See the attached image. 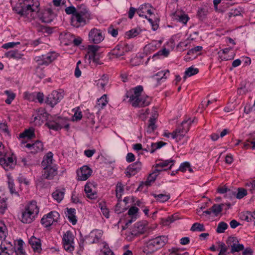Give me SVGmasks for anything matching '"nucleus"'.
<instances>
[{
    "label": "nucleus",
    "instance_id": "nucleus-1",
    "mask_svg": "<svg viewBox=\"0 0 255 255\" xmlns=\"http://www.w3.org/2000/svg\"><path fill=\"white\" fill-rule=\"evenodd\" d=\"M91 13L89 8L84 4L78 6V11L71 15V24L73 26L79 28L87 24L91 19Z\"/></svg>",
    "mask_w": 255,
    "mask_h": 255
},
{
    "label": "nucleus",
    "instance_id": "nucleus-2",
    "mask_svg": "<svg viewBox=\"0 0 255 255\" xmlns=\"http://www.w3.org/2000/svg\"><path fill=\"white\" fill-rule=\"evenodd\" d=\"M16 12L21 16L28 17L33 13H37L39 10V2L34 0H23L19 6L14 8Z\"/></svg>",
    "mask_w": 255,
    "mask_h": 255
},
{
    "label": "nucleus",
    "instance_id": "nucleus-3",
    "mask_svg": "<svg viewBox=\"0 0 255 255\" xmlns=\"http://www.w3.org/2000/svg\"><path fill=\"white\" fill-rule=\"evenodd\" d=\"M39 209L35 201L28 203L25 207L22 212L20 218L21 221L24 224H29L32 222L37 216Z\"/></svg>",
    "mask_w": 255,
    "mask_h": 255
},
{
    "label": "nucleus",
    "instance_id": "nucleus-4",
    "mask_svg": "<svg viewBox=\"0 0 255 255\" xmlns=\"http://www.w3.org/2000/svg\"><path fill=\"white\" fill-rule=\"evenodd\" d=\"M168 241V237L166 236H160L149 240L146 243L143 252L147 254L155 252L163 247Z\"/></svg>",
    "mask_w": 255,
    "mask_h": 255
},
{
    "label": "nucleus",
    "instance_id": "nucleus-5",
    "mask_svg": "<svg viewBox=\"0 0 255 255\" xmlns=\"http://www.w3.org/2000/svg\"><path fill=\"white\" fill-rule=\"evenodd\" d=\"M191 124V121H184L172 132L164 133L163 135L166 137H169L171 135L173 139H175L178 142L189 131Z\"/></svg>",
    "mask_w": 255,
    "mask_h": 255
},
{
    "label": "nucleus",
    "instance_id": "nucleus-6",
    "mask_svg": "<svg viewBox=\"0 0 255 255\" xmlns=\"http://www.w3.org/2000/svg\"><path fill=\"white\" fill-rule=\"evenodd\" d=\"M100 46L96 45H89L87 47V54L85 57H88L89 63L92 62L95 65H102L103 63L101 61L102 54L98 52Z\"/></svg>",
    "mask_w": 255,
    "mask_h": 255
},
{
    "label": "nucleus",
    "instance_id": "nucleus-7",
    "mask_svg": "<svg viewBox=\"0 0 255 255\" xmlns=\"http://www.w3.org/2000/svg\"><path fill=\"white\" fill-rule=\"evenodd\" d=\"M127 98H129V102L134 108L147 106L151 101V98L148 96H140L134 97L132 95H128Z\"/></svg>",
    "mask_w": 255,
    "mask_h": 255
},
{
    "label": "nucleus",
    "instance_id": "nucleus-8",
    "mask_svg": "<svg viewBox=\"0 0 255 255\" xmlns=\"http://www.w3.org/2000/svg\"><path fill=\"white\" fill-rule=\"evenodd\" d=\"M57 57V54L55 52H50L45 55L36 56L34 60L38 66H47L55 60Z\"/></svg>",
    "mask_w": 255,
    "mask_h": 255
},
{
    "label": "nucleus",
    "instance_id": "nucleus-9",
    "mask_svg": "<svg viewBox=\"0 0 255 255\" xmlns=\"http://www.w3.org/2000/svg\"><path fill=\"white\" fill-rule=\"evenodd\" d=\"M46 125L49 129L54 130H58L62 128L68 130L69 128L67 120L65 118L60 117H58L55 121L48 122Z\"/></svg>",
    "mask_w": 255,
    "mask_h": 255
},
{
    "label": "nucleus",
    "instance_id": "nucleus-10",
    "mask_svg": "<svg viewBox=\"0 0 255 255\" xmlns=\"http://www.w3.org/2000/svg\"><path fill=\"white\" fill-rule=\"evenodd\" d=\"M59 216L57 212L51 211L44 215L41 219V223L44 227H49L58 222Z\"/></svg>",
    "mask_w": 255,
    "mask_h": 255
},
{
    "label": "nucleus",
    "instance_id": "nucleus-11",
    "mask_svg": "<svg viewBox=\"0 0 255 255\" xmlns=\"http://www.w3.org/2000/svg\"><path fill=\"white\" fill-rule=\"evenodd\" d=\"M88 38L90 43L97 44L104 39V35L101 29L93 28L89 31Z\"/></svg>",
    "mask_w": 255,
    "mask_h": 255
},
{
    "label": "nucleus",
    "instance_id": "nucleus-12",
    "mask_svg": "<svg viewBox=\"0 0 255 255\" xmlns=\"http://www.w3.org/2000/svg\"><path fill=\"white\" fill-rule=\"evenodd\" d=\"M74 237L72 233L70 231H67L63 236L62 242L64 249L71 252L74 249L73 246Z\"/></svg>",
    "mask_w": 255,
    "mask_h": 255
},
{
    "label": "nucleus",
    "instance_id": "nucleus-13",
    "mask_svg": "<svg viewBox=\"0 0 255 255\" xmlns=\"http://www.w3.org/2000/svg\"><path fill=\"white\" fill-rule=\"evenodd\" d=\"M63 98V92L53 91L49 94L45 101V102L50 105L51 107H53L58 103H59Z\"/></svg>",
    "mask_w": 255,
    "mask_h": 255
},
{
    "label": "nucleus",
    "instance_id": "nucleus-14",
    "mask_svg": "<svg viewBox=\"0 0 255 255\" xmlns=\"http://www.w3.org/2000/svg\"><path fill=\"white\" fill-rule=\"evenodd\" d=\"M56 14L55 13L51 8H47L39 15V19L43 22L50 23L56 17Z\"/></svg>",
    "mask_w": 255,
    "mask_h": 255
},
{
    "label": "nucleus",
    "instance_id": "nucleus-15",
    "mask_svg": "<svg viewBox=\"0 0 255 255\" xmlns=\"http://www.w3.org/2000/svg\"><path fill=\"white\" fill-rule=\"evenodd\" d=\"M92 170L88 166L84 165L77 171L78 180L85 181L92 174Z\"/></svg>",
    "mask_w": 255,
    "mask_h": 255
},
{
    "label": "nucleus",
    "instance_id": "nucleus-16",
    "mask_svg": "<svg viewBox=\"0 0 255 255\" xmlns=\"http://www.w3.org/2000/svg\"><path fill=\"white\" fill-rule=\"evenodd\" d=\"M146 231V228L145 225L143 223L139 222L134 224L130 234L133 237H136L144 234Z\"/></svg>",
    "mask_w": 255,
    "mask_h": 255
},
{
    "label": "nucleus",
    "instance_id": "nucleus-17",
    "mask_svg": "<svg viewBox=\"0 0 255 255\" xmlns=\"http://www.w3.org/2000/svg\"><path fill=\"white\" fill-rule=\"evenodd\" d=\"M57 168L56 166L43 168L42 178L51 180L57 174Z\"/></svg>",
    "mask_w": 255,
    "mask_h": 255
},
{
    "label": "nucleus",
    "instance_id": "nucleus-18",
    "mask_svg": "<svg viewBox=\"0 0 255 255\" xmlns=\"http://www.w3.org/2000/svg\"><path fill=\"white\" fill-rule=\"evenodd\" d=\"M141 162L136 161L135 162L129 165L127 168L126 172L127 176L130 177L136 174L141 168Z\"/></svg>",
    "mask_w": 255,
    "mask_h": 255
},
{
    "label": "nucleus",
    "instance_id": "nucleus-19",
    "mask_svg": "<svg viewBox=\"0 0 255 255\" xmlns=\"http://www.w3.org/2000/svg\"><path fill=\"white\" fill-rule=\"evenodd\" d=\"M95 185L91 182L87 183L85 186V192L86 196L90 199H95L97 197L95 190Z\"/></svg>",
    "mask_w": 255,
    "mask_h": 255
},
{
    "label": "nucleus",
    "instance_id": "nucleus-20",
    "mask_svg": "<svg viewBox=\"0 0 255 255\" xmlns=\"http://www.w3.org/2000/svg\"><path fill=\"white\" fill-rule=\"evenodd\" d=\"M152 8V6L149 3L142 4L137 9V13L140 17L147 18V16L144 13H147L150 15L152 14L153 12L151 11V8Z\"/></svg>",
    "mask_w": 255,
    "mask_h": 255
},
{
    "label": "nucleus",
    "instance_id": "nucleus-21",
    "mask_svg": "<svg viewBox=\"0 0 255 255\" xmlns=\"http://www.w3.org/2000/svg\"><path fill=\"white\" fill-rule=\"evenodd\" d=\"M29 243L35 253H41L42 251L41 243L39 238L32 236L29 240Z\"/></svg>",
    "mask_w": 255,
    "mask_h": 255
},
{
    "label": "nucleus",
    "instance_id": "nucleus-22",
    "mask_svg": "<svg viewBox=\"0 0 255 255\" xmlns=\"http://www.w3.org/2000/svg\"><path fill=\"white\" fill-rule=\"evenodd\" d=\"M24 147L28 148L31 153H36L42 150L43 144L41 141L37 140L32 144H26Z\"/></svg>",
    "mask_w": 255,
    "mask_h": 255
},
{
    "label": "nucleus",
    "instance_id": "nucleus-23",
    "mask_svg": "<svg viewBox=\"0 0 255 255\" xmlns=\"http://www.w3.org/2000/svg\"><path fill=\"white\" fill-rule=\"evenodd\" d=\"M158 114L156 112H154L152 115V116L150 118L148 122L149 125L147 128L146 131L148 133H150L153 132L157 127L155 125V122L156 119L157 118Z\"/></svg>",
    "mask_w": 255,
    "mask_h": 255
},
{
    "label": "nucleus",
    "instance_id": "nucleus-24",
    "mask_svg": "<svg viewBox=\"0 0 255 255\" xmlns=\"http://www.w3.org/2000/svg\"><path fill=\"white\" fill-rule=\"evenodd\" d=\"M53 156V154L49 151L44 156L41 163V165L43 168L55 166L52 164Z\"/></svg>",
    "mask_w": 255,
    "mask_h": 255
},
{
    "label": "nucleus",
    "instance_id": "nucleus-25",
    "mask_svg": "<svg viewBox=\"0 0 255 255\" xmlns=\"http://www.w3.org/2000/svg\"><path fill=\"white\" fill-rule=\"evenodd\" d=\"M203 49V47L201 46H197L192 49H190L187 52V55L190 56V57L186 56L185 59L189 61L193 59H194L196 57V54L198 52L201 51Z\"/></svg>",
    "mask_w": 255,
    "mask_h": 255
},
{
    "label": "nucleus",
    "instance_id": "nucleus-26",
    "mask_svg": "<svg viewBox=\"0 0 255 255\" xmlns=\"http://www.w3.org/2000/svg\"><path fill=\"white\" fill-rule=\"evenodd\" d=\"M160 161V162L156 164V166L157 167H164L165 168H168L170 169L172 168V166L174 165L175 161L173 159H168V160H159Z\"/></svg>",
    "mask_w": 255,
    "mask_h": 255
},
{
    "label": "nucleus",
    "instance_id": "nucleus-27",
    "mask_svg": "<svg viewBox=\"0 0 255 255\" xmlns=\"http://www.w3.org/2000/svg\"><path fill=\"white\" fill-rule=\"evenodd\" d=\"M75 214L76 210L75 209H67L66 216L69 222H70L73 225H75L77 222Z\"/></svg>",
    "mask_w": 255,
    "mask_h": 255
},
{
    "label": "nucleus",
    "instance_id": "nucleus-28",
    "mask_svg": "<svg viewBox=\"0 0 255 255\" xmlns=\"http://www.w3.org/2000/svg\"><path fill=\"white\" fill-rule=\"evenodd\" d=\"M19 137L21 138H27L29 139L35 137L34 129L31 128L25 129L23 132L19 134Z\"/></svg>",
    "mask_w": 255,
    "mask_h": 255
},
{
    "label": "nucleus",
    "instance_id": "nucleus-29",
    "mask_svg": "<svg viewBox=\"0 0 255 255\" xmlns=\"http://www.w3.org/2000/svg\"><path fill=\"white\" fill-rule=\"evenodd\" d=\"M132 91L128 92L126 94V96L128 95H132L134 97H137L141 96V93L143 90V87L142 86H137L132 89Z\"/></svg>",
    "mask_w": 255,
    "mask_h": 255
},
{
    "label": "nucleus",
    "instance_id": "nucleus-30",
    "mask_svg": "<svg viewBox=\"0 0 255 255\" xmlns=\"http://www.w3.org/2000/svg\"><path fill=\"white\" fill-rule=\"evenodd\" d=\"M175 17L176 19H177L178 21L183 23L184 24H186L190 19L188 15L183 12L176 13L175 14Z\"/></svg>",
    "mask_w": 255,
    "mask_h": 255
},
{
    "label": "nucleus",
    "instance_id": "nucleus-31",
    "mask_svg": "<svg viewBox=\"0 0 255 255\" xmlns=\"http://www.w3.org/2000/svg\"><path fill=\"white\" fill-rule=\"evenodd\" d=\"M123 48L121 43L117 45L111 51L112 55L115 56L116 57L118 58L124 55V52L123 51Z\"/></svg>",
    "mask_w": 255,
    "mask_h": 255
},
{
    "label": "nucleus",
    "instance_id": "nucleus-32",
    "mask_svg": "<svg viewBox=\"0 0 255 255\" xmlns=\"http://www.w3.org/2000/svg\"><path fill=\"white\" fill-rule=\"evenodd\" d=\"M5 56L10 58L20 59L23 56V54L19 52L18 50H10L6 52Z\"/></svg>",
    "mask_w": 255,
    "mask_h": 255
},
{
    "label": "nucleus",
    "instance_id": "nucleus-33",
    "mask_svg": "<svg viewBox=\"0 0 255 255\" xmlns=\"http://www.w3.org/2000/svg\"><path fill=\"white\" fill-rule=\"evenodd\" d=\"M152 195L156 199L157 201L160 202H165L167 201L170 198V194H156L152 193Z\"/></svg>",
    "mask_w": 255,
    "mask_h": 255
},
{
    "label": "nucleus",
    "instance_id": "nucleus-34",
    "mask_svg": "<svg viewBox=\"0 0 255 255\" xmlns=\"http://www.w3.org/2000/svg\"><path fill=\"white\" fill-rule=\"evenodd\" d=\"M169 54V50L166 48H163L162 50L158 51L157 53L154 54L152 59L154 60L155 59H158L159 56H163L164 57H167Z\"/></svg>",
    "mask_w": 255,
    "mask_h": 255
},
{
    "label": "nucleus",
    "instance_id": "nucleus-35",
    "mask_svg": "<svg viewBox=\"0 0 255 255\" xmlns=\"http://www.w3.org/2000/svg\"><path fill=\"white\" fill-rule=\"evenodd\" d=\"M141 30L139 28H135L126 32V35L128 38H133L140 34Z\"/></svg>",
    "mask_w": 255,
    "mask_h": 255
},
{
    "label": "nucleus",
    "instance_id": "nucleus-36",
    "mask_svg": "<svg viewBox=\"0 0 255 255\" xmlns=\"http://www.w3.org/2000/svg\"><path fill=\"white\" fill-rule=\"evenodd\" d=\"M199 73V69L198 68H195L192 67L188 68L185 72L184 79L185 80L187 77H191L194 75L197 74Z\"/></svg>",
    "mask_w": 255,
    "mask_h": 255
},
{
    "label": "nucleus",
    "instance_id": "nucleus-37",
    "mask_svg": "<svg viewBox=\"0 0 255 255\" xmlns=\"http://www.w3.org/2000/svg\"><path fill=\"white\" fill-rule=\"evenodd\" d=\"M218 191L220 194H226V197L228 196L232 197L233 196H235V193L231 191L230 189L227 188L226 187H220L218 189Z\"/></svg>",
    "mask_w": 255,
    "mask_h": 255
},
{
    "label": "nucleus",
    "instance_id": "nucleus-38",
    "mask_svg": "<svg viewBox=\"0 0 255 255\" xmlns=\"http://www.w3.org/2000/svg\"><path fill=\"white\" fill-rule=\"evenodd\" d=\"M64 195V192L59 190H56L52 193V197L54 200L58 203L60 202L63 199Z\"/></svg>",
    "mask_w": 255,
    "mask_h": 255
},
{
    "label": "nucleus",
    "instance_id": "nucleus-39",
    "mask_svg": "<svg viewBox=\"0 0 255 255\" xmlns=\"http://www.w3.org/2000/svg\"><path fill=\"white\" fill-rule=\"evenodd\" d=\"M166 144V143L163 141H159L156 143L152 142L151 143V149L150 150V153H153L156 149L161 148Z\"/></svg>",
    "mask_w": 255,
    "mask_h": 255
},
{
    "label": "nucleus",
    "instance_id": "nucleus-40",
    "mask_svg": "<svg viewBox=\"0 0 255 255\" xmlns=\"http://www.w3.org/2000/svg\"><path fill=\"white\" fill-rule=\"evenodd\" d=\"M107 95L104 94L97 101V105L101 109H103L108 104Z\"/></svg>",
    "mask_w": 255,
    "mask_h": 255
},
{
    "label": "nucleus",
    "instance_id": "nucleus-41",
    "mask_svg": "<svg viewBox=\"0 0 255 255\" xmlns=\"http://www.w3.org/2000/svg\"><path fill=\"white\" fill-rule=\"evenodd\" d=\"M161 44V41H152L151 43L146 45L145 48H147L152 51H154L160 47Z\"/></svg>",
    "mask_w": 255,
    "mask_h": 255
},
{
    "label": "nucleus",
    "instance_id": "nucleus-42",
    "mask_svg": "<svg viewBox=\"0 0 255 255\" xmlns=\"http://www.w3.org/2000/svg\"><path fill=\"white\" fill-rule=\"evenodd\" d=\"M8 187L9 190V191L11 194H15L16 195H18V193L16 191L14 187V184L13 182V180L10 178L9 176H8Z\"/></svg>",
    "mask_w": 255,
    "mask_h": 255
},
{
    "label": "nucleus",
    "instance_id": "nucleus-43",
    "mask_svg": "<svg viewBox=\"0 0 255 255\" xmlns=\"http://www.w3.org/2000/svg\"><path fill=\"white\" fill-rule=\"evenodd\" d=\"M231 253L232 254H234L235 252H239L244 250V246L243 244H237L236 243H233V245H231Z\"/></svg>",
    "mask_w": 255,
    "mask_h": 255
},
{
    "label": "nucleus",
    "instance_id": "nucleus-44",
    "mask_svg": "<svg viewBox=\"0 0 255 255\" xmlns=\"http://www.w3.org/2000/svg\"><path fill=\"white\" fill-rule=\"evenodd\" d=\"M223 204L220 205L214 204L213 206L211 208V211L215 214V216L218 215V214L222 211Z\"/></svg>",
    "mask_w": 255,
    "mask_h": 255
},
{
    "label": "nucleus",
    "instance_id": "nucleus-45",
    "mask_svg": "<svg viewBox=\"0 0 255 255\" xmlns=\"http://www.w3.org/2000/svg\"><path fill=\"white\" fill-rule=\"evenodd\" d=\"M191 231H199L203 232L205 231V228L203 224H200L198 223H195L193 224L191 228Z\"/></svg>",
    "mask_w": 255,
    "mask_h": 255
},
{
    "label": "nucleus",
    "instance_id": "nucleus-46",
    "mask_svg": "<svg viewBox=\"0 0 255 255\" xmlns=\"http://www.w3.org/2000/svg\"><path fill=\"white\" fill-rule=\"evenodd\" d=\"M157 176L158 175L153 171L152 172L149 174L144 184L147 186L150 185L151 183L153 182L155 180Z\"/></svg>",
    "mask_w": 255,
    "mask_h": 255
},
{
    "label": "nucleus",
    "instance_id": "nucleus-47",
    "mask_svg": "<svg viewBox=\"0 0 255 255\" xmlns=\"http://www.w3.org/2000/svg\"><path fill=\"white\" fill-rule=\"evenodd\" d=\"M228 224L224 222L219 223L216 229L218 233H223L228 228Z\"/></svg>",
    "mask_w": 255,
    "mask_h": 255
},
{
    "label": "nucleus",
    "instance_id": "nucleus-48",
    "mask_svg": "<svg viewBox=\"0 0 255 255\" xmlns=\"http://www.w3.org/2000/svg\"><path fill=\"white\" fill-rule=\"evenodd\" d=\"M241 8L238 7L235 9H232L229 13L228 16L229 18H231L233 16H239L241 14Z\"/></svg>",
    "mask_w": 255,
    "mask_h": 255
},
{
    "label": "nucleus",
    "instance_id": "nucleus-49",
    "mask_svg": "<svg viewBox=\"0 0 255 255\" xmlns=\"http://www.w3.org/2000/svg\"><path fill=\"white\" fill-rule=\"evenodd\" d=\"M142 57L137 56L132 58L130 60V63L132 66H136L139 65L141 63Z\"/></svg>",
    "mask_w": 255,
    "mask_h": 255
},
{
    "label": "nucleus",
    "instance_id": "nucleus-50",
    "mask_svg": "<svg viewBox=\"0 0 255 255\" xmlns=\"http://www.w3.org/2000/svg\"><path fill=\"white\" fill-rule=\"evenodd\" d=\"M247 194V191L246 189L244 188H239L238 193H235L234 196H236L238 199H241L245 196Z\"/></svg>",
    "mask_w": 255,
    "mask_h": 255
},
{
    "label": "nucleus",
    "instance_id": "nucleus-51",
    "mask_svg": "<svg viewBox=\"0 0 255 255\" xmlns=\"http://www.w3.org/2000/svg\"><path fill=\"white\" fill-rule=\"evenodd\" d=\"M0 164L6 171L12 169L13 168V167H11L9 166L10 164H9L8 162H7L6 161L5 158L0 159Z\"/></svg>",
    "mask_w": 255,
    "mask_h": 255
},
{
    "label": "nucleus",
    "instance_id": "nucleus-52",
    "mask_svg": "<svg viewBox=\"0 0 255 255\" xmlns=\"http://www.w3.org/2000/svg\"><path fill=\"white\" fill-rule=\"evenodd\" d=\"M0 255H11L13 252L11 250H8L7 248L2 247V245H0Z\"/></svg>",
    "mask_w": 255,
    "mask_h": 255
},
{
    "label": "nucleus",
    "instance_id": "nucleus-53",
    "mask_svg": "<svg viewBox=\"0 0 255 255\" xmlns=\"http://www.w3.org/2000/svg\"><path fill=\"white\" fill-rule=\"evenodd\" d=\"M65 11L66 14L73 15L78 11V8L76 9L74 6H70L66 7Z\"/></svg>",
    "mask_w": 255,
    "mask_h": 255
},
{
    "label": "nucleus",
    "instance_id": "nucleus-54",
    "mask_svg": "<svg viewBox=\"0 0 255 255\" xmlns=\"http://www.w3.org/2000/svg\"><path fill=\"white\" fill-rule=\"evenodd\" d=\"M250 216L249 211L242 212L240 215V218L243 220H245L247 222H251L252 221L251 220V216Z\"/></svg>",
    "mask_w": 255,
    "mask_h": 255
},
{
    "label": "nucleus",
    "instance_id": "nucleus-55",
    "mask_svg": "<svg viewBox=\"0 0 255 255\" xmlns=\"http://www.w3.org/2000/svg\"><path fill=\"white\" fill-rule=\"evenodd\" d=\"M255 111V105H251V104H247L244 108V112L247 114Z\"/></svg>",
    "mask_w": 255,
    "mask_h": 255
},
{
    "label": "nucleus",
    "instance_id": "nucleus-56",
    "mask_svg": "<svg viewBox=\"0 0 255 255\" xmlns=\"http://www.w3.org/2000/svg\"><path fill=\"white\" fill-rule=\"evenodd\" d=\"M188 168H190V163L188 162H184L181 164L179 170L184 172Z\"/></svg>",
    "mask_w": 255,
    "mask_h": 255
},
{
    "label": "nucleus",
    "instance_id": "nucleus-57",
    "mask_svg": "<svg viewBox=\"0 0 255 255\" xmlns=\"http://www.w3.org/2000/svg\"><path fill=\"white\" fill-rule=\"evenodd\" d=\"M6 227L3 225L1 224L0 226V240L2 238H5L6 237Z\"/></svg>",
    "mask_w": 255,
    "mask_h": 255
},
{
    "label": "nucleus",
    "instance_id": "nucleus-58",
    "mask_svg": "<svg viewBox=\"0 0 255 255\" xmlns=\"http://www.w3.org/2000/svg\"><path fill=\"white\" fill-rule=\"evenodd\" d=\"M82 118V114L81 111H79V108L75 112L73 118L74 121H78L80 120Z\"/></svg>",
    "mask_w": 255,
    "mask_h": 255
},
{
    "label": "nucleus",
    "instance_id": "nucleus-59",
    "mask_svg": "<svg viewBox=\"0 0 255 255\" xmlns=\"http://www.w3.org/2000/svg\"><path fill=\"white\" fill-rule=\"evenodd\" d=\"M20 44V42H8V43H5V44H3L2 45V47L3 48H4V49L11 48L14 47L15 45H16L17 44Z\"/></svg>",
    "mask_w": 255,
    "mask_h": 255
},
{
    "label": "nucleus",
    "instance_id": "nucleus-60",
    "mask_svg": "<svg viewBox=\"0 0 255 255\" xmlns=\"http://www.w3.org/2000/svg\"><path fill=\"white\" fill-rule=\"evenodd\" d=\"M101 210L102 212L103 215L106 218H109V210L105 206H101Z\"/></svg>",
    "mask_w": 255,
    "mask_h": 255
},
{
    "label": "nucleus",
    "instance_id": "nucleus-61",
    "mask_svg": "<svg viewBox=\"0 0 255 255\" xmlns=\"http://www.w3.org/2000/svg\"><path fill=\"white\" fill-rule=\"evenodd\" d=\"M135 160V156L134 155L131 153L129 152L127 154L126 156V161L130 163Z\"/></svg>",
    "mask_w": 255,
    "mask_h": 255
},
{
    "label": "nucleus",
    "instance_id": "nucleus-62",
    "mask_svg": "<svg viewBox=\"0 0 255 255\" xmlns=\"http://www.w3.org/2000/svg\"><path fill=\"white\" fill-rule=\"evenodd\" d=\"M116 194L123 193L124 192V186L121 182H118L116 186Z\"/></svg>",
    "mask_w": 255,
    "mask_h": 255
},
{
    "label": "nucleus",
    "instance_id": "nucleus-63",
    "mask_svg": "<svg viewBox=\"0 0 255 255\" xmlns=\"http://www.w3.org/2000/svg\"><path fill=\"white\" fill-rule=\"evenodd\" d=\"M125 210V209L122 208L120 203L118 202L115 206V212L116 213L119 214L124 212Z\"/></svg>",
    "mask_w": 255,
    "mask_h": 255
},
{
    "label": "nucleus",
    "instance_id": "nucleus-64",
    "mask_svg": "<svg viewBox=\"0 0 255 255\" xmlns=\"http://www.w3.org/2000/svg\"><path fill=\"white\" fill-rule=\"evenodd\" d=\"M219 55V60L222 61H227L229 60H231L233 59V57L228 55V54H218Z\"/></svg>",
    "mask_w": 255,
    "mask_h": 255
}]
</instances>
